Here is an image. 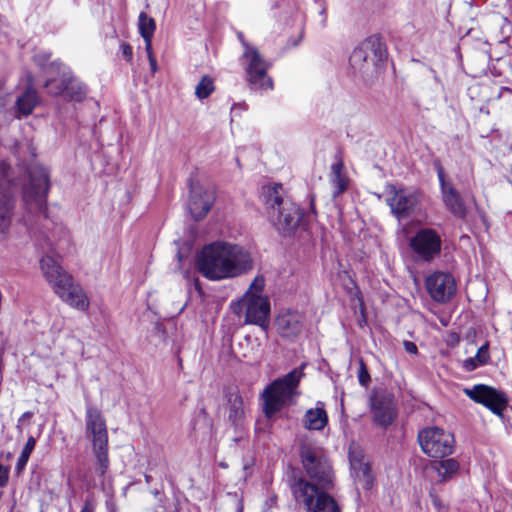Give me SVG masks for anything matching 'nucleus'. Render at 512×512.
<instances>
[{
  "instance_id": "obj_1",
  "label": "nucleus",
  "mask_w": 512,
  "mask_h": 512,
  "mask_svg": "<svg viewBox=\"0 0 512 512\" xmlns=\"http://www.w3.org/2000/svg\"><path fill=\"white\" fill-rule=\"evenodd\" d=\"M40 267L46 281L61 301L78 311H88L90 299L85 289L63 269L57 258H41Z\"/></svg>"
},
{
  "instance_id": "obj_2",
  "label": "nucleus",
  "mask_w": 512,
  "mask_h": 512,
  "mask_svg": "<svg viewBox=\"0 0 512 512\" xmlns=\"http://www.w3.org/2000/svg\"><path fill=\"white\" fill-rule=\"evenodd\" d=\"M261 197L275 228L283 235L292 234L302 219V212L295 203L284 198L283 186L279 183L266 185L262 188Z\"/></svg>"
},
{
  "instance_id": "obj_3",
  "label": "nucleus",
  "mask_w": 512,
  "mask_h": 512,
  "mask_svg": "<svg viewBox=\"0 0 512 512\" xmlns=\"http://www.w3.org/2000/svg\"><path fill=\"white\" fill-rule=\"evenodd\" d=\"M303 376V368H295L282 378L274 380L265 388L261 394L262 408L268 418L295 401L299 395L298 386Z\"/></svg>"
},
{
  "instance_id": "obj_4",
  "label": "nucleus",
  "mask_w": 512,
  "mask_h": 512,
  "mask_svg": "<svg viewBox=\"0 0 512 512\" xmlns=\"http://www.w3.org/2000/svg\"><path fill=\"white\" fill-rule=\"evenodd\" d=\"M50 188V179L48 170L40 165H33L29 169V182L23 189V201L27 209V215L35 214L36 216H45L46 199ZM29 217V216H27ZM25 221V229L27 232L32 230V224L29 218Z\"/></svg>"
},
{
  "instance_id": "obj_5",
  "label": "nucleus",
  "mask_w": 512,
  "mask_h": 512,
  "mask_svg": "<svg viewBox=\"0 0 512 512\" xmlns=\"http://www.w3.org/2000/svg\"><path fill=\"white\" fill-rule=\"evenodd\" d=\"M303 469L310 484L321 490L334 487L335 473L333 467L321 448L303 444L300 449Z\"/></svg>"
},
{
  "instance_id": "obj_6",
  "label": "nucleus",
  "mask_w": 512,
  "mask_h": 512,
  "mask_svg": "<svg viewBox=\"0 0 512 512\" xmlns=\"http://www.w3.org/2000/svg\"><path fill=\"white\" fill-rule=\"evenodd\" d=\"M264 287V277L256 276L240 302L234 306V312L239 313L241 306H244L246 308L245 323L255 324L266 330L270 315V301L268 296L263 294Z\"/></svg>"
},
{
  "instance_id": "obj_7",
  "label": "nucleus",
  "mask_w": 512,
  "mask_h": 512,
  "mask_svg": "<svg viewBox=\"0 0 512 512\" xmlns=\"http://www.w3.org/2000/svg\"><path fill=\"white\" fill-rule=\"evenodd\" d=\"M85 431L96 459V471L102 476L109 467L108 431L104 416L99 409L95 407L87 408Z\"/></svg>"
},
{
  "instance_id": "obj_8",
  "label": "nucleus",
  "mask_w": 512,
  "mask_h": 512,
  "mask_svg": "<svg viewBox=\"0 0 512 512\" xmlns=\"http://www.w3.org/2000/svg\"><path fill=\"white\" fill-rule=\"evenodd\" d=\"M47 80L45 87L51 95H62L65 99L80 102L85 99L87 89L75 79L70 69L59 61H53L45 69Z\"/></svg>"
},
{
  "instance_id": "obj_9",
  "label": "nucleus",
  "mask_w": 512,
  "mask_h": 512,
  "mask_svg": "<svg viewBox=\"0 0 512 512\" xmlns=\"http://www.w3.org/2000/svg\"><path fill=\"white\" fill-rule=\"evenodd\" d=\"M197 270L209 280L237 277L252 270L250 258H196Z\"/></svg>"
},
{
  "instance_id": "obj_10",
  "label": "nucleus",
  "mask_w": 512,
  "mask_h": 512,
  "mask_svg": "<svg viewBox=\"0 0 512 512\" xmlns=\"http://www.w3.org/2000/svg\"><path fill=\"white\" fill-rule=\"evenodd\" d=\"M329 490H319L300 478L292 485V492L296 502L304 507L306 512H341L334 497Z\"/></svg>"
},
{
  "instance_id": "obj_11",
  "label": "nucleus",
  "mask_w": 512,
  "mask_h": 512,
  "mask_svg": "<svg viewBox=\"0 0 512 512\" xmlns=\"http://www.w3.org/2000/svg\"><path fill=\"white\" fill-rule=\"evenodd\" d=\"M247 81L251 89L267 91L273 89L272 79L267 75L268 62L256 48H248L242 55Z\"/></svg>"
},
{
  "instance_id": "obj_12",
  "label": "nucleus",
  "mask_w": 512,
  "mask_h": 512,
  "mask_svg": "<svg viewBox=\"0 0 512 512\" xmlns=\"http://www.w3.org/2000/svg\"><path fill=\"white\" fill-rule=\"evenodd\" d=\"M418 441L422 451L435 458L450 455L455 446L453 434L439 427L423 429L418 434Z\"/></svg>"
},
{
  "instance_id": "obj_13",
  "label": "nucleus",
  "mask_w": 512,
  "mask_h": 512,
  "mask_svg": "<svg viewBox=\"0 0 512 512\" xmlns=\"http://www.w3.org/2000/svg\"><path fill=\"white\" fill-rule=\"evenodd\" d=\"M385 201L391 212L398 218H406L416 211L420 203L419 194L404 188L388 184L385 187Z\"/></svg>"
},
{
  "instance_id": "obj_14",
  "label": "nucleus",
  "mask_w": 512,
  "mask_h": 512,
  "mask_svg": "<svg viewBox=\"0 0 512 512\" xmlns=\"http://www.w3.org/2000/svg\"><path fill=\"white\" fill-rule=\"evenodd\" d=\"M370 410L373 422L380 427H387L397 416V407L393 395L386 390H375L370 396Z\"/></svg>"
},
{
  "instance_id": "obj_15",
  "label": "nucleus",
  "mask_w": 512,
  "mask_h": 512,
  "mask_svg": "<svg viewBox=\"0 0 512 512\" xmlns=\"http://www.w3.org/2000/svg\"><path fill=\"white\" fill-rule=\"evenodd\" d=\"M464 393L473 401L486 406L490 411L498 416H502L504 409L507 406L506 395L484 384L474 385L472 388L464 389Z\"/></svg>"
},
{
  "instance_id": "obj_16",
  "label": "nucleus",
  "mask_w": 512,
  "mask_h": 512,
  "mask_svg": "<svg viewBox=\"0 0 512 512\" xmlns=\"http://www.w3.org/2000/svg\"><path fill=\"white\" fill-rule=\"evenodd\" d=\"M386 49L377 36L364 39L353 50L350 56V64L355 70L361 71L369 61L375 63L385 56Z\"/></svg>"
},
{
  "instance_id": "obj_17",
  "label": "nucleus",
  "mask_w": 512,
  "mask_h": 512,
  "mask_svg": "<svg viewBox=\"0 0 512 512\" xmlns=\"http://www.w3.org/2000/svg\"><path fill=\"white\" fill-rule=\"evenodd\" d=\"M10 166L0 161V235L6 237L11 225L15 200L7 186Z\"/></svg>"
},
{
  "instance_id": "obj_18",
  "label": "nucleus",
  "mask_w": 512,
  "mask_h": 512,
  "mask_svg": "<svg viewBox=\"0 0 512 512\" xmlns=\"http://www.w3.org/2000/svg\"><path fill=\"white\" fill-rule=\"evenodd\" d=\"M214 201L215 193L213 189L199 183L191 184L188 208L194 220L199 221L205 218Z\"/></svg>"
},
{
  "instance_id": "obj_19",
  "label": "nucleus",
  "mask_w": 512,
  "mask_h": 512,
  "mask_svg": "<svg viewBox=\"0 0 512 512\" xmlns=\"http://www.w3.org/2000/svg\"><path fill=\"white\" fill-rule=\"evenodd\" d=\"M349 461L351 467V474L357 486L364 490L372 487L373 476L371 474L370 465L363 450L357 444L349 446Z\"/></svg>"
},
{
  "instance_id": "obj_20",
  "label": "nucleus",
  "mask_w": 512,
  "mask_h": 512,
  "mask_svg": "<svg viewBox=\"0 0 512 512\" xmlns=\"http://www.w3.org/2000/svg\"><path fill=\"white\" fill-rule=\"evenodd\" d=\"M425 284L430 297L439 303L449 301L456 292V282L449 273L435 272L426 278Z\"/></svg>"
},
{
  "instance_id": "obj_21",
  "label": "nucleus",
  "mask_w": 512,
  "mask_h": 512,
  "mask_svg": "<svg viewBox=\"0 0 512 512\" xmlns=\"http://www.w3.org/2000/svg\"><path fill=\"white\" fill-rule=\"evenodd\" d=\"M413 250L420 256L438 254L441 249V239L432 229H422L411 239Z\"/></svg>"
},
{
  "instance_id": "obj_22",
  "label": "nucleus",
  "mask_w": 512,
  "mask_h": 512,
  "mask_svg": "<svg viewBox=\"0 0 512 512\" xmlns=\"http://www.w3.org/2000/svg\"><path fill=\"white\" fill-rule=\"evenodd\" d=\"M250 252L227 240H215L202 246L195 256H248Z\"/></svg>"
},
{
  "instance_id": "obj_23",
  "label": "nucleus",
  "mask_w": 512,
  "mask_h": 512,
  "mask_svg": "<svg viewBox=\"0 0 512 512\" xmlns=\"http://www.w3.org/2000/svg\"><path fill=\"white\" fill-rule=\"evenodd\" d=\"M279 333L284 337L296 336L304 328V318L298 312H284L277 318Z\"/></svg>"
},
{
  "instance_id": "obj_24",
  "label": "nucleus",
  "mask_w": 512,
  "mask_h": 512,
  "mask_svg": "<svg viewBox=\"0 0 512 512\" xmlns=\"http://www.w3.org/2000/svg\"><path fill=\"white\" fill-rule=\"evenodd\" d=\"M442 190V199L446 208L457 218H465L467 208L460 194L452 187Z\"/></svg>"
},
{
  "instance_id": "obj_25",
  "label": "nucleus",
  "mask_w": 512,
  "mask_h": 512,
  "mask_svg": "<svg viewBox=\"0 0 512 512\" xmlns=\"http://www.w3.org/2000/svg\"><path fill=\"white\" fill-rule=\"evenodd\" d=\"M428 470L436 474L438 482H445L457 474L459 463L453 458L433 461L429 465Z\"/></svg>"
},
{
  "instance_id": "obj_26",
  "label": "nucleus",
  "mask_w": 512,
  "mask_h": 512,
  "mask_svg": "<svg viewBox=\"0 0 512 512\" xmlns=\"http://www.w3.org/2000/svg\"><path fill=\"white\" fill-rule=\"evenodd\" d=\"M39 102L36 90L32 87L31 78L25 91L17 98L16 104L18 112L22 115H29Z\"/></svg>"
},
{
  "instance_id": "obj_27",
  "label": "nucleus",
  "mask_w": 512,
  "mask_h": 512,
  "mask_svg": "<svg viewBox=\"0 0 512 512\" xmlns=\"http://www.w3.org/2000/svg\"><path fill=\"white\" fill-rule=\"evenodd\" d=\"M244 403L238 393H231L228 398L227 417L234 426L242 425L244 419Z\"/></svg>"
},
{
  "instance_id": "obj_28",
  "label": "nucleus",
  "mask_w": 512,
  "mask_h": 512,
  "mask_svg": "<svg viewBox=\"0 0 512 512\" xmlns=\"http://www.w3.org/2000/svg\"><path fill=\"white\" fill-rule=\"evenodd\" d=\"M328 423V416L322 407L308 409L304 415V427L309 430H322Z\"/></svg>"
},
{
  "instance_id": "obj_29",
  "label": "nucleus",
  "mask_w": 512,
  "mask_h": 512,
  "mask_svg": "<svg viewBox=\"0 0 512 512\" xmlns=\"http://www.w3.org/2000/svg\"><path fill=\"white\" fill-rule=\"evenodd\" d=\"M344 165L341 160L331 165L330 183L333 187L334 196L342 194L348 187V179L343 173Z\"/></svg>"
},
{
  "instance_id": "obj_30",
  "label": "nucleus",
  "mask_w": 512,
  "mask_h": 512,
  "mask_svg": "<svg viewBox=\"0 0 512 512\" xmlns=\"http://www.w3.org/2000/svg\"><path fill=\"white\" fill-rule=\"evenodd\" d=\"M139 33L145 42V48L152 45V38L156 29L155 20L149 17L145 12H141L138 17Z\"/></svg>"
},
{
  "instance_id": "obj_31",
  "label": "nucleus",
  "mask_w": 512,
  "mask_h": 512,
  "mask_svg": "<svg viewBox=\"0 0 512 512\" xmlns=\"http://www.w3.org/2000/svg\"><path fill=\"white\" fill-rule=\"evenodd\" d=\"M197 234V228L191 226L185 231L182 239L175 241L178 249L177 256H188L194 251Z\"/></svg>"
},
{
  "instance_id": "obj_32",
  "label": "nucleus",
  "mask_w": 512,
  "mask_h": 512,
  "mask_svg": "<svg viewBox=\"0 0 512 512\" xmlns=\"http://www.w3.org/2000/svg\"><path fill=\"white\" fill-rule=\"evenodd\" d=\"M215 90L214 79L208 75H204L195 87V96L199 100L208 98Z\"/></svg>"
},
{
  "instance_id": "obj_33",
  "label": "nucleus",
  "mask_w": 512,
  "mask_h": 512,
  "mask_svg": "<svg viewBox=\"0 0 512 512\" xmlns=\"http://www.w3.org/2000/svg\"><path fill=\"white\" fill-rule=\"evenodd\" d=\"M35 444H36L35 439L33 437H29L22 452H21V455L18 458V461H17V469L18 470H22L25 467V465L27 464L28 459L35 447Z\"/></svg>"
},
{
  "instance_id": "obj_34",
  "label": "nucleus",
  "mask_w": 512,
  "mask_h": 512,
  "mask_svg": "<svg viewBox=\"0 0 512 512\" xmlns=\"http://www.w3.org/2000/svg\"><path fill=\"white\" fill-rule=\"evenodd\" d=\"M475 358L477 359V364L485 365L488 363V361L490 360L488 352V343H485L478 349Z\"/></svg>"
},
{
  "instance_id": "obj_35",
  "label": "nucleus",
  "mask_w": 512,
  "mask_h": 512,
  "mask_svg": "<svg viewBox=\"0 0 512 512\" xmlns=\"http://www.w3.org/2000/svg\"><path fill=\"white\" fill-rule=\"evenodd\" d=\"M145 50H146L147 57H148V60H149L151 72H152V74H154L158 70V65H157L156 58H155V56L153 54L152 45H150L149 49L145 48Z\"/></svg>"
},
{
  "instance_id": "obj_36",
  "label": "nucleus",
  "mask_w": 512,
  "mask_h": 512,
  "mask_svg": "<svg viewBox=\"0 0 512 512\" xmlns=\"http://www.w3.org/2000/svg\"><path fill=\"white\" fill-rule=\"evenodd\" d=\"M358 378H359L360 384L363 386H366L368 384V382L370 381V376H369L363 362H361V365H360Z\"/></svg>"
},
{
  "instance_id": "obj_37",
  "label": "nucleus",
  "mask_w": 512,
  "mask_h": 512,
  "mask_svg": "<svg viewBox=\"0 0 512 512\" xmlns=\"http://www.w3.org/2000/svg\"><path fill=\"white\" fill-rule=\"evenodd\" d=\"M437 176L440 182L441 191L445 190L444 188L452 187L453 185L451 183L446 182L445 180V174L442 166H438L437 168Z\"/></svg>"
},
{
  "instance_id": "obj_38",
  "label": "nucleus",
  "mask_w": 512,
  "mask_h": 512,
  "mask_svg": "<svg viewBox=\"0 0 512 512\" xmlns=\"http://www.w3.org/2000/svg\"><path fill=\"white\" fill-rule=\"evenodd\" d=\"M479 366H482L481 364H477V359L474 357L468 358L463 361V368L466 371H473Z\"/></svg>"
},
{
  "instance_id": "obj_39",
  "label": "nucleus",
  "mask_w": 512,
  "mask_h": 512,
  "mask_svg": "<svg viewBox=\"0 0 512 512\" xmlns=\"http://www.w3.org/2000/svg\"><path fill=\"white\" fill-rule=\"evenodd\" d=\"M121 51H122V55L123 57L128 61V62H131L132 61V58H133V51H132V47L127 44V43H122L121 46Z\"/></svg>"
},
{
  "instance_id": "obj_40",
  "label": "nucleus",
  "mask_w": 512,
  "mask_h": 512,
  "mask_svg": "<svg viewBox=\"0 0 512 512\" xmlns=\"http://www.w3.org/2000/svg\"><path fill=\"white\" fill-rule=\"evenodd\" d=\"M153 495L155 497V500L159 503L158 506L155 508L154 512H164L165 508L163 506V497L160 494L159 491H154Z\"/></svg>"
},
{
  "instance_id": "obj_41",
  "label": "nucleus",
  "mask_w": 512,
  "mask_h": 512,
  "mask_svg": "<svg viewBox=\"0 0 512 512\" xmlns=\"http://www.w3.org/2000/svg\"><path fill=\"white\" fill-rule=\"evenodd\" d=\"M8 469L0 464V487H3L6 485L8 481Z\"/></svg>"
},
{
  "instance_id": "obj_42",
  "label": "nucleus",
  "mask_w": 512,
  "mask_h": 512,
  "mask_svg": "<svg viewBox=\"0 0 512 512\" xmlns=\"http://www.w3.org/2000/svg\"><path fill=\"white\" fill-rule=\"evenodd\" d=\"M50 58V55L49 54H46V53H43V54H37L34 56V60L35 62L40 65V66H44L45 65V62H47Z\"/></svg>"
},
{
  "instance_id": "obj_43",
  "label": "nucleus",
  "mask_w": 512,
  "mask_h": 512,
  "mask_svg": "<svg viewBox=\"0 0 512 512\" xmlns=\"http://www.w3.org/2000/svg\"><path fill=\"white\" fill-rule=\"evenodd\" d=\"M237 37H238V39H239V41H240L241 45H242V46H243V48H244V52H247V47H248V48H254L253 46H251V45H250V44L245 40L244 35H243V33H242V32H238V33H237Z\"/></svg>"
},
{
  "instance_id": "obj_44",
  "label": "nucleus",
  "mask_w": 512,
  "mask_h": 512,
  "mask_svg": "<svg viewBox=\"0 0 512 512\" xmlns=\"http://www.w3.org/2000/svg\"><path fill=\"white\" fill-rule=\"evenodd\" d=\"M405 348L406 350L409 352V353H416L417 352V347L414 343L412 342H406L405 343Z\"/></svg>"
},
{
  "instance_id": "obj_45",
  "label": "nucleus",
  "mask_w": 512,
  "mask_h": 512,
  "mask_svg": "<svg viewBox=\"0 0 512 512\" xmlns=\"http://www.w3.org/2000/svg\"><path fill=\"white\" fill-rule=\"evenodd\" d=\"M432 499H433V504L435 505V507L440 509L441 508L440 500L436 496H432Z\"/></svg>"
},
{
  "instance_id": "obj_46",
  "label": "nucleus",
  "mask_w": 512,
  "mask_h": 512,
  "mask_svg": "<svg viewBox=\"0 0 512 512\" xmlns=\"http://www.w3.org/2000/svg\"><path fill=\"white\" fill-rule=\"evenodd\" d=\"M81 512H93L89 506H85Z\"/></svg>"
},
{
  "instance_id": "obj_47",
  "label": "nucleus",
  "mask_w": 512,
  "mask_h": 512,
  "mask_svg": "<svg viewBox=\"0 0 512 512\" xmlns=\"http://www.w3.org/2000/svg\"><path fill=\"white\" fill-rule=\"evenodd\" d=\"M3 350V339L2 335L0 334V352Z\"/></svg>"
},
{
  "instance_id": "obj_48",
  "label": "nucleus",
  "mask_w": 512,
  "mask_h": 512,
  "mask_svg": "<svg viewBox=\"0 0 512 512\" xmlns=\"http://www.w3.org/2000/svg\"><path fill=\"white\" fill-rule=\"evenodd\" d=\"M238 512H242V510H239Z\"/></svg>"
}]
</instances>
